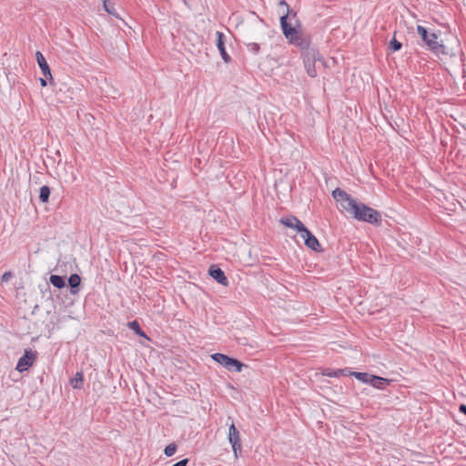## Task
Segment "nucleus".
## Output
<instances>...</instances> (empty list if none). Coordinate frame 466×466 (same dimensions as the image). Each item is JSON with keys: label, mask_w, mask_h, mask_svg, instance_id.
<instances>
[{"label": "nucleus", "mask_w": 466, "mask_h": 466, "mask_svg": "<svg viewBox=\"0 0 466 466\" xmlns=\"http://www.w3.org/2000/svg\"><path fill=\"white\" fill-rule=\"evenodd\" d=\"M279 5L286 7V13L280 16V26L289 43L300 49L303 63L320 61L321 56L316 46L311 45L309 35L297 30V26L299 25L297 14L290 10L289 5L284 0H281Z\"/></svg>", "instance_id": "f257e3e1"}, {"label": "nucleus", "mask_w": 466, "mask_h": 466, "mask_svg": "<svg viewBox=\"0 0 466 466\" xmlns=\"http://www.w3.org/2000/svg\"><path fill=\"white\" fill-rule=\"evenodd\" d=\"M332 197L340 208L352 216L355 219L374 226L381 225L382 218L380 211L364 203L358 202L346 191L337 187L332 191Z\"/></svg>", "instance_id": "f03ea898"}, {"label": "nucleus", "mask_w": 466, "mask_h": 466, "mask_svg": "<svg viewBox=\"0 0 466 466\" xmlns=\"http://www.w3.org/2000/svg\"><path fill=\"white\" fill-rule=\"evenodd\" d=\"M417 33L421 37L423 42L426 44L429 50H431L435 55H443L448 56H456L457 53L460 51V42L457 38H454V43L456 44L457 48H450L445 46L442 41L439 40L440 35L435 32H429L427 28L422 25H417Z\"/></svg>", "instance_id": "7ed1b4c3"}, {"label": "nucleus", "mask_w": 466, "mask_h": 466, "mask_svg": "<svg viewBox=\"0 0 466 466\" xmlns=\"http://www.w3.org/2000/svg\"><path fill=\"white\" fill-rule=\"evenodd\" d=\"M36 359V352L32 350L31 349H27L25 350V353L22 357L19 358L16 370L19 372L26 371L34 363Z\"/></svg>", "instance_id": "20e7f679"}, {"label": "nucleus", "mask_w": 466, "mask_h": 466, "mask_svg": "<svg viewBox=\"0 0 466 466\" xmlns=\"http://www.w3.org/2000/svg\"><path fill=\"white\" fill-rule=\"evenodd\" d=\"M228 441L232 446L235 456L238 457V453L241 451V441L239 431L234 422H232L228 428Z\"/></svg>", "instance_id": "39448f33"}, {"label": "nucleus", "mask_w": 466, "mask_h": 466, "mask_svg": "<svg viewBox=\"0 0 466 466\" xmlns=\"http://www.w3.org/2000/svg\"><path fill=\"white\" fill-rule=\"evenodd\" d=\"M299 234L304 239L305 245L309 248L317 252L321 250L319 241L307 228H305L304 230H302Z\"/></svg>", "instance_id": "423d86ee"}, {"label": "nucleus", "mask_w": 466, "mask_h": 466, "mask_svg": "<svg viewBox=\"0 0 466 466\" xmlns=\"http://www.w3.org/2000/svg\"><path fill=\"white\" fill-rule=\"evenodd\" d=\"M35 58H36L37 64L42 71V74L44 75V76L46 78H48L49 85L54 86L55 82H54V78L51 74L50 67H49L45 56H43V54L40 51H37L35 53Z\"/></svg>", "instance_id": "0eeeda50"}, {"label": "nucleus", "mask_w": 466, "mask_h": 466, "mask_svg": "<svg viewBox=\"0 0 466 466\" xmlns=\"http://www.w3.org/2000/svg\"><path fill=\"white\" fill-rule=\"evenodd\" d=\"M208 274L212 277L218 283L228 286V281L224 273V271L218 267L217 265H211L208 269Z\"/></svg>", "instance_id": "6e6552de"}, {"label": "nucleus", "mask_w": 466, "mask_h": 466, "mask_svg": "<svg viewBox=\"0 0 466 466\" xmlns=\"http://www.w3.org/2000/svg\"><path fill=\"white\" fill-rule=\"evenodd\" d=\"M279 221L288 228H295L299 233L306 228L305 225L294 216L281 218Z\"/></svg>", "instance_id": "1a4fd4ad"}, {"label": "nucleus", "mask_w": 466, "mask_h": 466, "mask_svg": "<svg viewBox=\"0 0 466 466\" xmlns=\"http://www.w3.org/2000/svg\"><path fill=\"white\" fill-rule=\"evenodd\" d=\"M216 35H217V47L220 53L221 57L225 63H229L231 61V57L226 51L225 35L220 31H217Z\"/></svg>", "instance_id": "9d476101"}, {"label": "nucleus", "mask_w": 466, "mask_h": 466, "mask_svg": "<svg viewBox=\"0 0 466 466\" xmlns=\"http://www.w3.org/2000/svg\"><path fill=\"white\" fill-rule=\"evenodd\" d=\"M81 284V278L78 274H71L68 278V285L70 288V293L76 295L79 292V286Z\"/></svg>", "instance_id": "9b49d317"}, {"label": "nucleus", "mask_w": 466, "mask_h": 466, "mask_svg": "<svg viewBox=\"0 0 466 466\" xmlns=\"http://www.w3.org/2000/svg\"><path fill=\"white\" fill-rule=\"evenodd\" d=\"M211 358L226 369L228 368V364L231 361V358L223 353H214Z\"/></svg>", "instance_id": "f8f14e48"}, {"label": "nucleus", "mask_w": 466, "mask_h": 466, "mask_svg": "<svg viewBox=\"0 0 466 466\" xmlns=\"http://www.w3.org/2000/svg\"><path fill=\"white\" fill-rule=\"evenodd\" d=\"M49 281L56 289H63L66 286L65 278L59 275H51Z\"/></svg>", "instance_id": "ddd939ff"}, {"label": "nucleus", "mask_w": 466, "mask_h": 466, "mask_svg": "<svg viewBox=\"0 0 466 466\" xmlns=\"http://www.w3.org/2000/svg\"><path fill=\"white\" fill-rule=\"evenodd\" d=\"M245 365L238 360L231 358V361L228 364L227 370L229 371L240 372Z\"/></svg>", "instance_id": "4468645a"}, {"label": "nucleus", "mask_w": 466, "mask_h": 466, "mask_svg": "<svg viewBox=\"0 0 466 466\" xmlns=\"http://www.w3.org/2000/svg\"><path fill=\"white\" fill-rule=\"evenodd\" d=\"M83 373L81 371L76 372L75 377L70 380V385L74 389H81L83 387Z\"/></svg>", "instance_id": "2eb2a0df"}, {"label": "nucleus", "mask_w": 466, "mask_h": 466, "mask_svg": "<svg viewBox=\"0 0 466 466\" xmlns=\"http://www.w3.org/2000/svg\"><path fill=\"white\" fill-rule=\"evenodd\" d=\"M127 326L138 336L147 338L146 333L142 330L137 320H133L127 323Z\"/></svg>", "instance_id": "dca6fc26"}, {"label": "nucleus", "mask_w": 466, "mask_h": 466, "mask_svg": "<svg viewBox=\"0 0 466 466\" xmlns=\"http://www.w3.org/2000/svg\"><path fill=\"white\" fill-rule=\"evenodd\" d=\"M50 197V187L48 186H43L40 187L39 199L43 203H47Z\"/></svg>", "instance_id": "f3484780"}, {"label": "nucleus", "mask_w": 466, "mask_h": 466, "mask_svg": "<svg viewBox=\"0 0 466 466\" xmlns=\"http://www.w3.org/2000/svg\"><path fill=\"white\" fill-rule=\"evenodd\" d=\"M373 380L375 381V383H373V387L379 390H383L390 383L389 380L379 376L373 379Z\"/></svg>", "instance_id": "a211bd4d"}, {"label": "nucleus", "mask_w": 466, "mask_h": 466, "mask_svg": "<svg viewBox=\"0 0 466 466\" xmlns=\"http://www.w3.org/2000/svg\"><path fill=\"white\" fill-rule=\"evenodd\" d=\"M315 64H316V62H304V66L307 71V74L310 77H316L318 75L316 67H315Z\"/></svg>", "instance_id": "6ab92c4d"}, {"label": "nucleus", "mask_w": 466, "mask_h": 466, "mask_svg": "<svg viewBox=\"0 0 466 466\" xmlns=\"http://www.w3.org/2000/svg\"><path fill=\"white\" fill-rule=\"evenodd\" d=\"M395 35H396V32L394 33L392 39L389 43V49L391 52H397V51L400 50L401 46H402V44L396 39Z\"/></svg>", "instance_id": "aec40b11"}, {"label": "nucleus", "mask_w": 466, "mask_h": 466, "mask_svg": "<svg viewBox=\"0 0 466 466\" xmlns=\"http://www.w3.org/2000/svg\"><path fill=\"white\" fill-rule=\"evenodd\" d=\"M349 375L355 377L357 380L364 383H366L368 378H370V374L367 372L349 371Z\"/></svg>", "instance_id": "412c9836"}, {"label": "nucleus", "mask_w": 466, "mask_h": 466, "mask_svg": "<svg viewBox=\"0 0 466 466\" xmlns=\"http://www.w3.org/2000/svg\"><path fill=\"white\" fill-rule=\"evenodd\" d=\"M177 450V444L176 443H170L167 446H166V448L164 450V454L167 457H171L172 455H174L176 453Z\"/></svg>", "instance_id": "4be33fe9"}, {"label": "nucleus", "mask_w": 466, "mask_h": 466, "mask_svg": "<svg viewBox=\"0 0 466 466\" xmlns=\"http://www.w3.org/2000/svg\"><path fill=\"white\" fill-rule=\"evenodd\" d=\"M104 9L106 13L112 15H117L116 12V8L114 7V5L109 3L106 0H104Z\"/></svg>", "instance_id": "5701e85b"}, {"label": "nucleus", "mask_w": 466, "mask_h": 466, "mask_svg": "<svg viewBox=\"0 0 466 466\" xmlns=\"http://www.w3.org/2000/svg\"><path fill=\"white\" fill-rule=\"evenodd\" d=\"M341 370H330L328 369L323 372V375L330 377V378H338L341 376Z\"/></svg>", "instance_id": "b1692460"}, {"label": "nucleus", "mask_w": 466, "mask_h": 466, "mask_svg": "<svg viewBox=\"0 0 466 466\" xmlns=\"http://www.w3.org/2000/svg\"><path fill=\"white\" fill-rule=\"evenodd\" d=\"M247 47H248V50L251 53H253L254 55H257L258 54L259 52V45L257 44V43H248L247 44Z\"/></svg>", "instance_id": "393cba45"}, {"label": "nucleus", "mask_w": 466, "mask_h": 466, "mask_svg": "<svg viewBox=\"0 0 466 466\" xmlns=\"http://www.w3.org/2000/svg\"><path fill=\"white\" fill-rule=\"evenodd\" d=\"M12 277V273L11 272H5L2 277H1V280L3 282H6L10 279V278Z\"/></svg>", "instance_id": "a878e982"}, {"label": "nucleus", "mask_w": 466, "mask_h": 466, "mask_svg": "<svg viewBox=\"0 0 466 466\" xmlns=\"http://www.w3.org/2000/svg\"><path fill=\"white\" fill-rule=\"evenodd\" d=\"M188 461H189V460L186 458V459H183V460L176 462L172 466H187Z\"/></svg>", "instance_id": "bb28decb"}, {"label": "nucleus", "mask_w": 466, "mask_h": 466, "mask_svg": "<svg viewBox=\"0 0 466 466\" xmlns=\"http://www.w3.org/2000/svg\"><path fill=\"white\" fill-rule=\"evenodd\" d=\"M377 378L376 375H372V374H370V378H368L366 383L367 384H370L371 386H373V383H375V381L373 380V379Z\"/></svg>", "instance_id": "cd10ccee"}, {"label": "nucleus", "mask_w": 466, "mask_h": 466, "mask_svg": "<svg viewBox=\"0 0 466 466\" xmlns=\"http://www.w3.org/2000/svg\"><path fill=\"white\" fill-rule=\"evenodd\" d=\"M459 410L465 414L466 415V405L465 404H461L460 407H459Z\"/></svg>", "instance_id": "c85d7f7f"}, {"label": "nucleus", "mask_w": 466, "mask_h": 466, "mask_svg": "<svg viewBox=\"0 0 466 466\" xmlns=\"http://www.w3.org/2000/svg\"><path fill=\"white\" fill-rule=\"evenodd\" d=\"M47 79L48 78H40V84L42 86H47Z\"/></svg>", "instance_id": "c756f323"}, {"label": "nucleus", "mask_w": 466, "mask_h": 466, "mask_svg": "<svg viewBox=\"0 0 466 466\" xmlns=\"http://www.w3.org/2000/svg\"><path fill=\"white\" fill-rule=\"evenodd\" d=\"M342 373L341 376H350L349 371H350L349 369H340Z\"/></svg>", "instance_id": "7c9ffc66"}]
</instances>
